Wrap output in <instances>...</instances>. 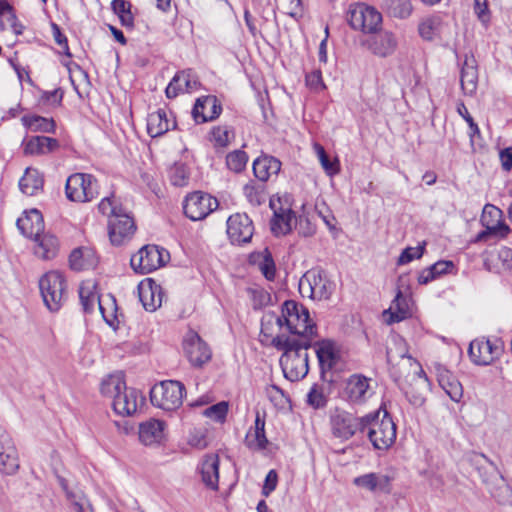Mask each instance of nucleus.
I'll list each match as a JSON object with an SVG mask.
<instances>
[{"mask_svg": "<svg viewBox=\"0 0 512 512\" xmlns=\"http://www.w3.org/2000/svg\"><path fill=\"white\" fill-rule=\"evenodd\" d=\"M272 344L277 350L283 351L280 365L288 380L298 381L307 375L309 371L307 350L311 347L310 339L277 335L272 339Z\"/></svg>", "mask_w": 512, "mask_h": 512, "instance_id": "f257e3e1", "label": "nucleus"}, {"mask_svg": "<svg viewBox=\"0 0 512 512\" xmlns=\"http://www.w3.org/2000/svg\"><path fill=\"white\" fill-rule=\"evenodd\" d=\"M272 322H275L280 328L285 325L288 331L294 335L291 338L310 339L311 341L317 333L316 324L310 319L308 309L293 300L284 302L280 316L269 313L264 317L262 333H265L266 323Z\"/></svg>", "mask_w": 512, "mask_h": 512, "instance_id": "f03ea898", "label": "nucleus"}, {"mask_svg": "<svg viewBox=\"0 0 512 512\" xmlns=\"http://www.w3.org/2000/svg\"><path fill=\"white\" fill-rule=\"evenodd\" d=\"M335 290V283L321 268L308 270L299 280V292L313 300H328Z\"/></svg>", "mask_w": 512, "mask_h": 512, "instance_id": "7ed1b4c3", "label": "nucleus"}, {"mask_svg": "<svg viewBox=\"0 0 512 512\" xmlns=\"http://www.w3.org/2000/svg\"><path fill=\"white\" fill-rule=\"evenodd\" d=\"M39 289L44 305L50 312H57L67 297V283L58 271H49L39 279Z\"/></svg>", "mask_w": 512, "mask_h": 512, "instance_id": "20e7f679", "label": "nucleus"}, {"mask_svg": "<svg viewBox=\"0 0 512 512\" xmlns=\"http://www.w3.org/2000/svg\"><path fill=\"white\" fill-rule=\"evenodd\" d=\"M366 416L371 417L366 430L374 448L379 450L389 448L396 439V425L388 412L384 411L381 419H379L380 411L367 414Z\"/></svg>", "mask_w": 512, "mask_h": 512, "instance_id": "39448f33", "label": "nucleus"}, {"mask_svg": "<svg viewBox=\"0 0 512 512\" xmlns=\"http://www.w3.org/2000/svg\"><path fill=\"white\" fill-rule=\"evenodd\" d=\"M186 389L177 380H166L155 385L150 391L151 403L165 411H175L183 403Z\"/></svg>", "mask_w": 512, "mask_h": 512, "instance_id": "423d86ee", "label": "nucleus"}, {"mask_svg": "<svg viewBox=\"0 0 512 512\" xmlns=\"http://www.w3.org/2000/svg\"><path fill=\"white\" fill-rule=\"evenodd\" d=\"M169 258L167 250L157 245H145L131 257L130 265L135 272L148 274L162 267Z\"/></svg>", "mask_w": 512, "mask_h": 512, "instance_id": "0eeeda50", "label": "nucleus"}, {"mask_svg": "<svg viewBox=\"0 0 512 512\" xmlns=\"http://www.w3.org/2000/svg\"><path fill=\"white\" fill-rule=\"evenodd\" d=\"M97 180L91 174L74 173L66 181V197L73 202H89L97 196Z\"/></svg>", "mask_w": 512, "mask_h": 512, "instance_id": "6e6552de", "label": "nucleus"}, {"mask_svg": "<svg viewBox=\"0 0 512 512\" xmlns=\"http://www.w3.org/2000/svg\"><path fill=\"white\" fill-rule=\"evenodd\" d=\"M370 419V416L356 417L346 411H336L331 416L332 433L337 438L348 440L357 431L364 432Z\"/></svg>", "mask_w": 512, "mask_h": 512, "instance_id": "1a4fd4ad", "label": "nucleus"}, {"mask_svg": "<svg viewBox=\"0 0 512 512\" xmlns=\"http://www.w3.org/2000/svg\"><path fill=\"white\" fill-rule=\"evenodd\" d=\"M347 19L353 29L364 33H375L382 22L381 14L363 3L350 5Z\"/></svg>", "mask_w": 512, "mask_h": 512, "instance_id": "9d476101", "label": "nucleus"}, {"mask_svg": "<svg viewBox=\"0 0 512 512\" xmlns=\"http://www.w3.org/2000/svg\"><path fill=\"white\" fill-rule=\"evenodd\" d=\"M218 205V200L210 194L195 191L185 198L183 210L189 219L198 221L206 218Z\"/></svg>", "mask_w": 512, "mask_h": 512, "instance_id": "9b49d317", "label": "nucleus"}, {"mask_svg": "<svg viewBox=\"0 0 512 512\" xmlns=\"http://www.w3.org/2000/svg\"><path fill=\"white\" fill-rule=\"evenodd\" d=\"M269 205L274 214L271 221L272 232L276 236L290 233L292 228L297 226V217L294 211L290 206L283 205L280 197L271 198Z\"/></svg>", "mask_w": 512, "mask_h": 512, "instance_id": "f8f14e48", "label": "nucleus"}, {"mask_svg": "<svg viewBox=\"0 0 512 512\" xmlns=\"http://www.w3.org/2000/svg\"><path fill=\"white\" fill-rule=\"evenodd\" d=\"M501 216L502 211L495 206L488 204L484 207L481 221L486 226V230L477 235V242L485 241L490 236L503 239L510 233V227L501 220Z\"/></svg>", "mask_w": 512, "mask_h": 512, "instance_id": "ddd939ff", "label": "nucleus"}, {"mask_svg": "<svg viewBox=\"0 0 512 512\" xmlns=\"http://www.w3.org/2000/svg\"><path fill=\"white\" fill-rule=\"evenodd\" d=\"M254 234V225L245 213H235L227 220V235L232 244L249 243Z\"/></svg>", "mask_w": 512, "mask_h": 512, "instance_id": "4468645a", "label": "nucleus"}, {"mask_svg": "<svg viewBox=\"0 0 512 512\" xmlns=\"http://www.w3.org/2000/svg\"><path fill=\"white\" fill-rule=\"evenodd\" d=\"M184 352L193 366H202L210 360L211 351L207 344L194 332L189 331L183 340Z\"/></svg>", "mask_w": 512, "mask_h": 512, "instance_id": "2eb2a0df", "label": "nucleus"}, {"mask_svg": "<svg viewBox=\"0 0 512 512\" xmlns=\"http://www.w3.org/2000/svg\"><path fill=\"white\" fill-rule=\"evenodd\" d=\"M135 230L133 219L123 210L108 221L109 238L114 245H121L134 234Z\"/></svg>", "mask_w": 512, "mask_h": 512, "instance_id": "dca6fc26", "label": "nucleus"}, {"mask_svg": "<svg viewBox=\"0 0 512 512\" xmlns=\"http://www.w3.org/2000/svg\"><path fill=\"white\" fill-rule=\"evenodd\" d=\"M20 468L19 453L13 439L7 434L0 435V473L15 475Z\"/></svg>", "mask_w": 512, "mask_h": 512, "instance_id": "f3484780", "label": "nucleus"}, {"mask_svg": "<svg viewBox=\"0 0 512 512\" xmlns=\"http://www.w3.org/2000/svg\"><path fill=\"white\" fill-rule=\"evenodd\" d=\"M315 352L318 358L321 376L325 379L326 373L332 371L340 360L339 351L335 343L325 339L315 343Z\"/></svg>", "mask_w": 512, "mask_h": 512, "instance_id": "a211bd4d", "label": "nucleus"}, {"mask_svg": "<svg viewBox=\"0 0 512 512\" xmlns=\"http://www.w3.org/2000/svg\"><path fill=\"white\" fill-rule=\"evenodd\" d=\"M222 106L216 96L208 95L196 100L192 117L198 124L213 121L221 114Z\"/></svg>", "mask_w": 512, "mask_h": 512, "instance_id": "6ab92c4d", "label": "nucleus"}, {"mask_svg": "<svg viewBox=\"0 0 512 512\" xmlns=\"http://www.w3.org/2000/svg\"><path fill=\"white\" fill-rule=\"evenodd\" d=\"M144 400L140 391L126 387L112 401V406L118 415L130 416L137 411L138 406L142 405Z\"/></svg>", "mask_w": 512, "mask_h": 512, "instance_id": "aec40b11", "label": "nucleus"}, {"mask_svg": "<svg viewBox=\"0 0 512 512\" xmlns=\"http://www.w3.org/2000/svg\"><path fill=\"white\" fill-rule=\"evenodd\" d=\"M370 380L362 374L351 375L345 386V394L348 400L357 404L367 401L373 394L370 388Z\"/></svg>", "mask_w": 512, "mask_h": 512, "instance_id": "412c9836", "label": "nucleus"}, {"mask_svg": "<svg viewBox=\"0 0 512 512\" xmlns=\"http://www.w3.org/2000/svg\"><path fill=\"white\" fill-rule=\"evenodd\" d=\"M139 299L145 310L154 312L162 305L164 292L161 285L151 279L138 285Z\"/></svg>", "mask_w": 512, "mask_h": 512, "instance_id": "4be33fe9", "label": "nucleus"}, {"mask_svg": "<svg viewBox=\"0 0 512 512\" xmlns=\"http://www.w3.org/2000/svg\"><path fill=\"white\" fill-rule=\"evenodd\" d=\"M25 155L39 156L54 152L60 147L59 141L47 136H32L22 142Z\"/></svg>", "mask_w": 512, "mask_h": 512, "instance_id": "5701e85b", "label": "nucleus"}, {"mask_svg": "<svg viewBox=\"0 0 512 512\" xmlns=\"http://www.w3.org/2000/svg\"><path fill=\"white\" fill-rule=\"evenodd\" d=\"M17 227L23 235L35 238L44 232V220L40 211L32 209L17 219Z\"/></svg>", "mask_w": 512, "mask_h": 512, "instance_id": "b1692460", "label": "nucleus"}, {"mask_svg": "<svg viewBox=\"0 0 512 512\" xmlns=\"http://www.w3.org/2000/svg\"><path fill=\"white\" fill-rule=\"evenodd\" d=\"M461 88L466 95H473L477 89L478 70L473 55H465L460 75Z\"/></svg>", "mask_w": 512, "mask_h": 512, "instance_id": "393cba45", "label": "nucleus"}, {"mask_svg": "<svg viewBox=\"0 0 512 512\" xmlns=\"http://www.w3.org/2000/svg\"><path fill=\"white\" fill-rule=\"evenodd\" d=\"M390 477L381 473H367L356 477L353 483L370 492H390Z\"/></svg>", "mask_w": 512, "mask_h": 512, "instance_id": "a878e982", "label": "nucleus"}, {"mask_svg": "<svg viewBox=\"0 0 512 512\" xmlns=\"http://www.w3.org/2000/svg\"><path fill=\"white\" fill-rule=\"evenodd\" d=\"M268 444L269 441L265 435V417L257 412L254 427L246 434L245 445L251 450H264Z\"/></svg>", "mask_w": 512, "mask_h": 512, "instance_id": "bb28decb", "label": "nucleus"}, {"mask_svg": "<svg viewBox=\"0 0 512 512\" xmlns=\"http://www.w3.org/2000/svg\"><path fill=\"white\" fill-rule=\"evenodd\" d=\"M394 343H395V349L387 348V351H386V358H387L388 364H394L398 359H400L403 362H408L410 365L414 364L416 367L419 368V371L415 372V376H417V378H418L417 381L420 384H424L427 380L425 377L421 376V374H423L424 372L420 368L419 363L416 360H414L411 356L407 355V348H406V343L404 342V340L401 338H398V339H395Z\"/></svg>", "mask_w": 512, "mask_h": 512, "instance_id": "cd10ccee", "label": "nucleus"}, {"mask_svg": "<svg viewBox=\"0 0 512 512\" xmlns=\"http://www.w3.org/2000/svg\"><path fill=\"white\" fill-rule=\"evenodd\" d=\"M165 423L160 420L150 419L139 427V439L146 445H153L160 443L164 436Z\"/></svg>", "mask_w": 512, "mask_h": 512, "instance_id": "c85d7f7f", "label": "nucleus"}, {"mask_svg": "<svg viewBox=\"0 0 512 512\" xmlns=\"http://www.w3.org/2000/svg\"><path fill=\"white\" fill-rule=\"evenodd\" d=\"M34 253L43 260H50L56 257L59 249L58 239L49 233H41L34 238Z\"/></svg>", "mask_w": 512, "mask_h": 512, "instance_id": "c756f323", "label": "nucleus"}, {"mask_svg": "<svg viewBox=\"0 0 512 512\" xmlns=\"http://www.w3.org/2000/svg\"><path fill=\"white\" fill-rule=\"evenodd\" d=\"M202 481L213 490L218 489L219 481V458L216 454L206 455L200 466Z\"/></svg>", "mask_w": 512, "mask_h": 512, "instance_id": "7c9ffc66", "label": "nucleus"}, {"mask_svg": "<svg viewBox=\"0 0 512 512\" xmlns=\"http://www.w3.org/2000/svg\"><path fill=\"white\" fill-rule=\"evenodd\" d=\"M280 169L281 162L273 156H261L253 162V173L262 182H266L272 175H277Z\"/></svg>", "mask_w": 512, "mask_h": 512, "instance_id": "2f4dec72", "label": "nucleus"}, {"mask_svg": "<svg viewBox=\"0 0 512 512\" xmlns=\"http://www.w3.org/2000/svg\"><path fill=\"white\" fill-rule=\"evenodd\" d=\"M96 288L97 284L92 280L84 281L80 285L79 297L85 313H92L94 311L95 305L98 304L99 308L100 303L103 302V299H100Z\"/></svg>", "mask_w": 512, "mask_h": 512, "instance_id": "473e14b6", "label": "nucleus"}, {"mask_svg": "<svg viewBox=\"0 0 512 512\" xmlns=\"http://www.w3.org/2000/svg\"><path fill=\"white\" fill-rule=\"evenodd\" d=\"M369 46L375 55L386 57L394 52L397 42L392 33L381 32L372 36Z\"/></svg>", "mask_w": 512, "mask_h": 512, "instance_id": "72a5a7b5", "label": "nucleus"}, {"mask_svg": "<svg viewBox=\"0 0 512 512\" xmlns=\"http://www.w3.org/2000/svg\"><path fill=\"white\" fill-rule=\"evenodd\" d=\"M97 259L90 248H76L69 256V265L75 271H81L95 267Z\"/></svg>", "mask_w": 512, "mask_h": 512, "instance_id": "f704fd0d", "label": "nucleus"}, {"mask_svg": "<svg viewBox=\"0 0 512 512\" xmlns=\"http://www.w3.org/2000/svg\"><path fill=\"white\" fill-rule=\"evenodd\" d=\"M170 129V123L167 118V112L164 109H158L148 115L147 132L155 138L162 136Z\"/></svg>", "mask_w": 512, "mask_h": 512, "instance_id": "c9c22d12", "label": "nucleus"}, {"mask_svg": "<svg viewBox=\"0 0 512 512\" xmlns=\"http://www.w3.org/2000/svg\"><path fill=\"white\" fill-rule=\"evenodd\" d=\"M99 310L105 322L112 328L117 329L122 322L123 315L118 313L116 299L113 295L108 294L103 302L100 303Z\"/></svg>", "mask_w": 512, "mask_h": 512, "instance_id": "e433bc0d", "label": "nucleus"}, {"mask_svg": "<svg viewBox=\"0 0 512 512\" xmlns=\"http://www.w3.org/2000/svg\"><path fill=\"white\" fill-rule=\"evenodd\" d=\"M43 177L36 169L28 168L19 181L20 190L28 195L33 196L43 188Z\"/></svg>", "mask_w": 512, "mask_h": 512, "instance_id": "4c0bfd02", "label": "nucleus"}, {"mask_svg": "<svg viewBox=\"0 0 512 512\" xmlns=\"http://www.w3.org/2000/svg\"><path fill=\"white\" fill-rule=\"evenodd\" d=\"M22 124L32 132L54 133L56 124L53 118L39 115H25L21 119Z\"/></svg>", "mask_w": 512, "mask_h": 512, "instance_id": "58836bf2", "label": "nucleus"}, {"mask_svg": "<svg viewBox=\"0 0 512 512\" xmlns=\"http://www.w3.org/2000/svg\"><path fill=\"white\" fill-rule=\"evenodd\" d=\"M386 314H389L388 324L400 322L408 317L409 307L407 299L400 290H398L390 308L384 312V315Z\"/></svg>", "mask_w": 512, "mask_h": 512, "instance_id": "ea45409f", "label": "nucleus"}, {"mask_svg": "<svg viewBox=\"0 0 512 512\" xmlns=\"http://www.w3.org/2000/svg\"><path fill=\"white\" fill-rule=\"evenodd\" d=\"M468 354L473 363L476 365H489L492 363V356L488 353L486 338H477L471 341Z\"/></svg>", "mask_w": 512, "mask_h": 512, "instance_id": "a19ab883", "label": "nucleus"}, {"mask_svg": "<svg viewBox=\"0 0 512 512\" xmlns=\"http://www.w3.org/2000/svg\"><path fill=\"white\" fill-rule=\"evenodd\" d=\"M251 262L258 265L266 279L272 280L275 277V263L271 253L266 248L262 252L253 253L250 256Z\"/></svg>", "mask_w": 512, "mask_h": 512, "instance_id": "79ce46f5", "label": "nucleus"}, {"mask_svg": "<svg viewBox=\"0 0 512 512\" xmlns=\"http://www.w3.org/2000/svg\"><path fill=\"white\" fill-rule=\"evenodd\" d=\"M126 388L124 377L121 373L109 375L103 379L100 391L103 396L112 398L114 400L118 394Z\"/></svg>", "mask_w": 512, "mask_h": 512, "instance_id": "37998d69", "label": "nucleus"}, {"mask_svg": "<svg viewBox=\"0 0 512 512\" xmlns=\"http://www.w3.org/2000/svg\"><path fill=\"white\" fill-rule=\"evenodd\" d=\"M441 26L442 18L439 15H430L420 21L418 31L423 39L432 40L440 33Z\"/></svg>", "mask_w": 512, "mask_h": 512, "instance_id": "c03bdc74", "label": "nucleus"}, {"mask_svg": "<svg viewBox=\"0 0 512 512\" xmlns=\"http://www.w3.org/2000/svg\"><path fill=\"white\" fill-rule=\"evenodd\" d=\"M383 5L388 14L395 18L406 19L413 11L410 0H384Z\"/></svg>", "mask_w": 512, "mask_h": 512, "instance_id": "a18cd8bd", "label": "nucleus"}, {"mask_svg": "<svg viewBox=\"0 0 512 512\" xmlns=\"http://www.w3.org/2000/svg\"><path fill=\"white\" fill-rule=\"evenodd\" d=\"M234 138V131L228 125H220L213 127L210 132V141L213 142L215 147H226L231 139Z\"/></svg>", "mask_w": 512, "mask_h": 512, "instance_id": "49530a36", "label": "nucleus"}, {"mask_svg": "<svg viewBox=\"0 0 512 512\" xmlns=\"http://www.w3.org/2000/svg\"><path fill=\"white\" fill-rule=\"evenodd\" d=\"M440 385L443 387L447 395L454 402H459L463 396V389L461 384L451 375L446 372V375H441L439 379Z\"/></svg>", "mask_w": 512, "mask_h": 512, "instance_id": "de8ad7c7", "label": "nucleus"}, {"mask_svg": "<svg viewBox=\"0 0 512 512\" xmlns=\"http://www.w3.org/2000/svg\"><path fill=\"white\" fill-rule=\"evenodd\" d=\"M66 498L74 512H93V507L82 490L77 488L74 492H69Z\"/></svg>", "mask_w": 512, "mask_h": 512, "instance_id": "09e8293b", "label": "nucleus"}, {"mask_svg": "<svg viewBox=\"0 0 512 512\" xmlns=\"http://www.w3.org/2000/svg\"><path fill=\"white\" fill-rule=\"evenodd\" d=\"M243 192L246 199L253 206H260L266 201V193L263 185L249 182L243 187Z\"/></svg>", "mask_w": 512, "mask_h": 512, "instance_id": "8fccbe9b", "label": "nucleus"}, {"mask_svg": "<svg viewBox=\"0 0 512 512\" xmlns=\"http://www.w3.org/2000/svg\"><path fill=\"white\" fill-rule=\"evenodd\" d=\"M457 112L467 122V124L469 126L468 135L470 138L471 146H473L474 143L476 142V140L478 138H481L480 129H479L477 123L474 121V119L470 115V113L468 112V109L466 108V106L463 102H460L457 105Z\"/></svg>", "mask_w": 512, "mask_h": 512, "instance_id": "3c124183", "label": "nucleus"}, {"mask_svg": "<svg viewBox=\"0 0 512 512\" xmlns=\"http://www.w3.org/2000/svg\"><path fill=\"white\" fill-rule=\"evenodd\" d=\"M174 78L175 82L182 84L184 92L195 91L200 86L198 77L191 69L178 72Z\"/></svg>", "mask_w": 512, "mask_h": 512, "instance_id": "603ef678", "label": "nucleus"}, {"mask_svg": "<svg viewBox=\"0 0 512 512\" xmlns=\"http://www.w3.org/2000/svg\"><path fill=\"white\" fill-rule=\"evenodd\" d=\"M248 162L247 154L242 150H235L226 156L227 167L236 173L241 172Z\"/></svg>", "mask_w": 512, "mask_h": 512, "instance_id": "864d4df0", "label": "nucleus"}, {"mask_svg": "<svg viewBox=\"0 0 512 512\" xmlns=\"http://www.w3.org/2000/svg\"><path fill=\"white\" fill-rule=\"evenodd\" d=\"M228 413V404L225 401L219 402L208 407L204 411V415L217 422H223Z\"/></svg>", "mask_w": 512, "mask_h": 512, "instance_id": "5fc2aeb1", "label": "nucleus"}, {"mask_svg": "<svg viewBox=\"0 0 512 512\" xmlns=\"http://www.w3.org/2000/svg\"><path fill=\"white\" fill-rule=\"evenodd\" d=\"M319 161L328 175H335L338 173L339 168L336 162L330 160L323 146L317 144L315 146Z\"/></svg>", "mask_w": 512, "mask_h": 512, "instance_id": "6e6d98bb", "label": "nucleus"}, {"mask_svg": "<svg viewBox=\"0 0 512 512\" xmlns=\"http://www.w3.org/2000/svg\"><path fill=\"white\" fill-rule=\"evenodd\" d=\"M425 251V243L423 245H418L416 247H407L402 251L398 258V265H404L411 262L414 259H419L422 257Z\"/></svg>", "mask_w": 512, "mask_h": 512, "instance_id": "4d7b16f0", "label": "nucleus"}, {"mask_svg": "<svg viewBox=\"0 0 512 512\" xmlns=\"http://www.w3.org/2000/svg\"><path fill=\"white\" fill-rule=\"evenodd\" d=\"M307 402L313 408L318 409L323 408L326 405L327 400L322 389L314 385L307 395Z\"/></svg>", "mask_w": 512, "mask_h": 512, "instance_id": "13d9d810", "label": "nucleus"}, {"mask_svg": "<svg viewBox=\"0 0 512 512\" xmlns=\"http://www.w3.org/2000/svg\"><path fill=\"white\" fill-rule=\"evenodd\" d=\"M98 209L103 215H107L109 219L123 210L120 206L115 204L112 197H104L99 203Z\"/></svg>", "mask_w": 512, "mask_h": 512, "instance_id": "bf43d9fd", "label": "nucleus"}, {"mask_svg": "<svg viewBox=\"0 0 512 512\" xmlns=\"http://www.w3.org/2000/svg\"><path fill=\"white\" fill-rule=\"evenodd\" d=\"M170 180L174 186H184L188 180V174L183 165H176L170 170Z\"/></svg>", "mask_w": 512, "mask_h": 512, "instance_id": "052dcab7", "label": "nucleus"}, {"mask_svg": "<svg viewBox=\"0 0 512 512\" xmlns=\"http://www.w3.org/2000/svg\"><path fill=\"white\" fill-rule=\"evenodd\" d=\"M306 84L307 86L315 91H320L325 88V85L322 80V74L320 70H314L311 73L306 75Z\"/></svg>", "mask_w": 512, "mask_h": 512, "instance_id": "680f3d73", "label": "nucleus"}, {"mask_svg": "<svg viewBox=\"0 0 512 512\" xmlns=\"http://www.w3.org/2000/svg\"><path fill=\"white\" fill-rule=\"evenodd\" d=\"M474 11L478 16L479 20L483 24H487L490 21V13L488 9L487 0H474Z\"/></svg>", "mask_w": 512, "mask_h": 512, "instance_id": "e2e57ef3", "label": "nucleus"}, {"mask_svg": "<svg viewBox=\"0 0 512 512\" xmlns=\"http://www.w3.org/2000/svg\"><path fill=\"white\" fill-rule=\"evenodd\" d=\"M404 393L410 404L415 407H420L425 403L424 394L414 387L404 389Z\"/></svg>", "mask_w": 512, "mask_h": 512, "instance_id": "0e129e2a", "label": "nucleus"}, {"mask_svg": "<svg viewBox=\"0 0 512 512\" xmlns=\"http://www.w3.org/2000/svg\"><path fill=\"white\" fill-rule=\"evenodd\" d=\"M454 268V263L448 260H440L432 265V271L438 278L441 275L449 273Z\"/></svg>", "mask_w": 512, "mask_h": 512, "instance_id": "69168bd1", "label": "nucleus"}, {"mask_svg": "<svg viewBox=\"0 0 512 512\" xmlns=\"http://www.w3.org/2000/svg\"><path fill=\"white\" fill-rule=\"evenodd\" d=\"M266 395L271 400V402H273L276 405L281 404L283 402V399L285 398L283 390H281L276 385H270L266 387Z\"/></svg>", "mask_w": 512, "mask_h": 512, "instance_id": "338daca9", "label": "nucleus"}, {"mask_svg": "<svg viewBox=\"0 0 512 512\" xmlns=\"http://www.w3.org/2000/svg\"><path fill=\"white\" fill-rule=\"evenodd\" d=\"M498 259L501 261L504 269H512V249L508 247H501L498 251Z\"/></svg>", "mask_w": 512, "mask_h": 512, "instance_id": "774afa93", "label": "nucleus"}]
</instances>
